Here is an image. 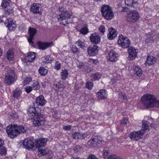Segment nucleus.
Returning <instances> with one entry per match:
<instances>
[{"label":"nucleus","instance_id":"nucleus-47","mask_svg":"<svg viewBox=\"0 0 159 159\" xmlns=\"http://www.w3.org/2000/svg\"><path fill=\"white\" fill-rule=\"evenodd\" d=\"M55 68L57 70H59L61 68V64L60 63L56 62L54 66Z\"/></svg>","mask_w":159,"mask_h":159},{"label":"nucleus","instance_id":"nucleus-58","mask_svg":"<svg viewBox=\"0 0 159 159\" xmlns=\"http://www.w3.org/2000/svg\"><path fill=\"white\" fill-rule=\"evenodd\" d=\"M53 87L54 88V89L56 90L58 89L59 88V87L58 86V85L57 84H55L54 85Z\"/></svg>","mask_w":159,"mask_h":159},{"label":"nucleus","instance_id":"nucleus-5","mask_svg":"<svg viewBox=\"0 0 159 159\" xmlns=\"http://www.w3.org/2000/svg\"><path fill=\"white\" fill-rule=\"evenodd\" d=\"M70 15L68 11H65V12H61L60 14L57 16V18L61 24L66 25V24L69 23L66 20L70 18Z\"/></svg>","mask_w":159,"mask_h":159},{"label":"nucleus","instance_id":"nucleus-54","mask_svg":"<svg viewBox=\"0 0 159 159\" xmlns=\"http://www.w3.org/2000/svg\"><path fill=\"white\" fill-rule=\"evenodd\" d=\"M71 125L65 126L64 127V129L66 130H70L71 129Z\"/></svg>","mask_w":159,"mask_h":159},{"label":"nucleus","instance_id":"nucleus-22","mask_svg":"<svg viewBox=\"0 0 159 159\" xmlns=\"http://www.w3.org/2000/svg\"><path fill=\"white\" fill-rule=\"evenodd\" d=\"M37 44L39 49L45 50L52 46L53 44V43L52 42L42 43L39 42L37 43Z\"/></svg>","mask_w":159,"mask_h":159},{"label":"nucleus","instance_id":"nucleus-52","mask_svg":"<svg viewBox=\"0 0 159 159\" xmlns=\"http://www.w3.org/2000/svg\"><path fill=\"white\" fill-rule=\"evenodd\" d=\"M79 146L77 145L74 148V150L75 153H77L79 151Z\"/></svg>","mask_w":159,"mask_h":159},{"label":"nucleus","instance_id":"nucleus-37","mask_svg":"<svg viewBox=\"0 0 159 159\" xmlns=\"http://www.w3.org/2000/svg\"><path fill=\"white\" fill-rule=\"evenodd\" d=\"M9 2L7 0H3L2 1L1 6L3 8H5L9 5Z\"/></svg>","mask_w":159,"mask_h":159},{"label":"nucleus","instance_id":"nucleus-7","mask_svg":"<svg viewBox=\"0 0 159 159\" xmlns=\"http://www.w3.org/2000/svg\"><path fill=\"white\" fill-rule=\"evenodd\" d=\"M118 43L120 46L122 48H127L129 46L130 42L129 39L120 34L119 37Z\"/></svg>","mask_w":159,"mask_h":159},{"label":"nucleus","instance_id":"nucleus-39","mask_svg":"<svg viewBox=\"0 0 159 159\" xmlns=\"http://www.w3.org/2000/svg\"><path fill=\"white\" fill-rule=\"evenodd\" d=\"M31 80L32 79L31 77H27L23 81V84L24 85H25L29 84Z\"/></svg>","mask_w":159,"mask_h":159},{"label":"nucleus","instance_id":"nucleus-55","mask_svg":"<svg viewBox=\"0 0 159 159\" xmlns=\"http://www.w3.org/2000/svg\"><path fill=\"white\" fill-rule=\"evenodd\" d=\"M72 50L74 53L78 51V49L75 46L72 48Z\"/></svg>","mask_w":159,"mask_h":159},{"label":"nucleus","instance_id":"nucleus-33","mask_svg":"<svg viewBox=\"0 0 159 159\" xmlns=\"http://www.w3.org/2000/svg\"><path fill=\"white\" fill-rule=\"evenodd\" d=\"M68 75V71L66 70H63L61 73V79L65 80L67 78Z\"/></svg>","mask_w":159,"mask_h":159},{"label":"nucleus","instance_id":"nucleus-20","mask_svg":"<svg viewBox=\"0 0 159 159\" xmlns=\"http://www.w3.org/2000/svg\"><path fill=\"white\" fill-rule=\"evenodd\" d=\"M29 32L30 34V36L28 38V41L30 43H33L32 40L35 34L37 32L36 29L34 28L29 27Z\"/></svg>","mask_w":159,"mask_h":159},{"label":"nucleus","instance_id":"nucleus-56","mask_svg":"<svg viewBox=\"0 0 159 159\" xmlns=\"http://www.w3.org/2000/svg\"><path fill=\"white\" fill-rule=\"evenodd\" d=\"M59 9V10L60 11H61V12H65V11H63L64 10V8L63 7H60L58 8Z\"/></svg>","mask_w":159,"mask_h":159},{"label":"nucleus","instance_id":"nucleus-28","mask_svg":"<svg viewBox=\"0 0 159 159\" xmlns=\"http://www.w3.org/2000/svg\"><path fill=\"white\" fill-rule=\"evenodd\" d=\"M125 3L126 5L134 7V5L137 3V2L135 0H125Z\"/></svg>","mask_w":159,"mask_h":159},{"label":"nucleus","instance_id":"nucleus-36","mask_svg":"<svg viewBox=\"0 0 159 159\" xmlns=\"http://www.w3.org/2000/svg\"><path fill=\"white\" fill-rule=\"evenodd\" d=\"M88 61L92 65H96L99 63L97 59H93L91 58H88Z\"/></svg>","mask_w":159,"mask_h":159},{"label":"nucleus","instance_id":"nucleus-15","mask_svg":"<svg viewBox=\"0 0 159 159\" xmlns=\"http://www.w3.org/2000/svg\"><path fill=\"white\" fill-rule=\"evenodd\" d=\"M15 74H6L5 82L8 85H10L13 84L15 80Z\"/></svg>","mask_w":159,"mask_h":159},{"label":"nucleus","instance_id":"nucleus-43","mask_svg":"<svg viewBox=\"0 0 159 159\" xmlns=\"http://www.w3.org/2000/svg\"><path fill=\"white\" fill-rule=\"evenodd\" d=\"M6 149L3 146L0 147V154L4 155L6 154Z\"/></svg>","mask_w":159,"mask_h":159},{"label":"nucleus","instance_id":"nucleus-10","mask_svg":"<svg viewBox=\"0 0 159 159\" xmlns=\"http://www.w3.org/2000/svg\"><path fill=\"white\" fill-rule=\"evenodd\" d=\"M4 24L5 26L10 31L14 30L16 27L15 21H14L11 18L7 19L5 21Z\"/></svg>","mask_w":159,"mask_h":159},{"label":"nucleus","instance_id":"nucleus-4","mask_svg":"<svg viewBox=\"0 0 159 159\" xmlns=\"http://www.w3.org/2000/svg\"><path fill=\"white\" fill-rule=\"evenodd\" d=\"M101 11L103 16L106 20H111L114 17L111 8L108 5H103L101 8Z\"/></svg>","mask_w":159,"mask_h":159},{"label":"nucleus","instance_id":"nucleus-6","mask_svg":"<svg viewBox=\"0 0 159 159\" xmlns=\"http://www.w3.org/2000/svg\"><path fill=\"white\" fill-rule=\"evenodd\" d=\"M145 134L143 129L138 131H134L131 132L129 135V138L133 141H138L142 138Z\"/></svg>","mask_w":159,"mask_h":159},{"label":"nucleus","instance_id":"nucleus-2","mask_svg":"<svg viewBox=\"0 0 159 159\" xmlns=\"http://www.w3.org/2000/svg\"><path fill=\"white\" fill-rule=\"evenodd\" d=\"M6 131L8 136L11 138H13L20 133L26 132V129L23 126L11 125L6 128Z\"/></svg>","mask_w":159,"mask_h":159},{"label":"nucleus","instance_id":"nucleus-61","mask_svg":"<svg viewBox=\"0 0 159 159\" xmlns=\"http://www.w3.org/2000/svg\"><path fill=\"white\" fill-rule=\"evenodd\" d=\"M107 154H108L107 152H104V153H103L104 155L105 156H107Z\"/></svg>","mask_w":159,"mask_h":159},{"label":"nucleus","instance_id":"nucleus-1","mask_svg":"<svg viewBox=\"0 0 159 159\" xmlns=\"http://www.w3.org/2000/svg\"><path fill=\"white\" fill-rule=\"evenodd\" d=\"M141 100L145 108L159 107V100L155 98L153 95L145 94L141 98Z\"/></svg>","mask_w":159,"mask_h":159},{"label":"nucleus","instance_id":"nucleus-60","mask_svg":"<svg viewBox=\"0 0 159 159\" xmlns=\"http://www.w3.org/2000/svg\"><path fill=\"white\" fill-rule=\"evenodd\" d=\"M116 82V81L115 80H114V79H112L111 80V82H110V83H111V84H114L115 82Z\"/></svg>","mask_w":159,"mask_h":159},{"label":"nucleus","instance_id":"nucleus-50","mask_svg":"<svg viewBox=\"0 0 159 159\" xmlns=\"http://www.w3.org/2000/svg\"><path fill=\"white\" fill-rule=\"evenodd\" d=\"M87 45L84 42H80V47L84 49L87 47Z\"/></svg>","mask_w":159,"mask_h":159},{"label":"nucleus","instance_id":"nucleus-26","mask_svg":"<svg viewBox=\"0 0 159 159\" xmlns=\"http://www.w3.org/2000/svg\"><path fill=\"white\" fill-rule=\"evenodd\" d=\"M134 73L137 76L139 77L142 74V69L139 67L138 66H134Z\"/></svg>","mask_w":159,"mask_h":159},{"label":"nucleus","instance_id":"nucleus-40","mask_svg":"<svg viewBox=\"0 0 159 159\" xmlns=\"http://www.w3.org/2000/svg\"><path fill=\"white\" fill-rule=\"evenodd\" d=\"M108 159H122L120 157L115 154H112L108 156Z\"/></svg>","mask_w":159,"mask_h":159},{"label":"nucleus","instance_id":"nucleus-30","mask_svg":"<svg viewBox=\"0 0 159 159\" xmlns=\"http://www.w3.org/2000/svg\"><path fill=\"white\" fill-rule=\"evenodd\" d=\"M89 32V29L87 25H85L80 30V33L83 35L86 34Z\"/></svg>","mask_w":159,"mask_h":159},{"label":"nucleus","instance_id":"nucleus-32","mask_svg":"<svg viewBox=\"0 0 159 159\" xmlns=\"http://www.w3.org/2000/svg\"><path fill=\"white\" fill-rule=\"evenodd\" d=\"M42 60L43 62L45 64L50 63L52 61L51 58L49 56L44 57L42 58Z\"/></svg>","mask_w":159,"mask_h":159},{"label":"nucleus","instance_id":"nucleus-25","mask_svg":"<svg viewBox=\"0 0 159 159\" xmlns=\"http://www.w3.org/2000/svg\"><path fill=\"white\" fill-rule=\"evenodd\" d=\"M156 61V59L153 56H148L146 62L145 63L146 66H149L152 64Z\"/></svg>","mask_w":159,"mask_h":159},{"label":"nucleus","instance_id":"nucleus-19","mask_svg":"<svg viewBox=\"0 0 159 159\" xmlns=\"http://www.w3.org/2000/svg\"><path fill=\"white\" fill-rule=\"evenodd\" d=\"M108 30L109 33L107 34V37L109 39H113L116 37L117 33L116 30L111 27Z\"/></svg>","mask_w":159,"mask_h":159},{"label":"nucleus","instance_id":"nucleus-16","mask_svg":"<svg viewBox=\"0 0 159 159\" xmlns=\"http://www.w3.org/2000/svg\"><path fill=\"white\" fill-rule=\"evenodd\" d=\"M118 54L113 50H111L107 56L108 59L110 61L115 62L118 59Z\"/></svg>","mask_w":159,"mask_h":159},{"label":"nucleus","instance_id":"nucleus-57","mask_svg":"<svg viewBox=\"0 0 159 159\" xmlns=\"http://www.w3.org/2000/svg\"><path fill=\"white\" fill-rule=\"evenodd\" d=\"M4 141L0 139V147L3 146L4 144Z\"/></svg>","mask_w":159,"mask_h":159},{"label":"nucleus","instance_id":"nucleus-53","mask_svg":"<svg viewBox=\"0 0 159 159\" xmlns=\"http://www.w3.org/2000/svg\"><path fill=\"white\" fill-rule=\"evenodd\" d=\"M97 142V139H96L95 138H93L92 139L90 140L89 141V142L91 143V144H92V143L93 144L94 143H93V142Z\"/></svg>","mask_w":159,"mask_h":159},{"label":"nucleus","instance_id":"nucleus-49","mask_svg":"<svg viewBox=\"0 0 159 159\" xmlns=\"http://www.w3.org/2000/svg\"><path fill=\"white\" fill-rule=\"evenodd\" d=\"M128 121V119L126 118H125L121 120L120 123L121 124L125 125Z\"/></svg>","mask_w":159,"mask_h":159},{"label":"nucleus","instance_id":"nucleus-13","mask_svg":"<svg viewBox=\"0 0 159 159\" xmlns=\"http://www.w3.org/2000/svg\"><path fill=\"white\" fill-rule=\"evenodd\" d=\"M89 39L91 42L93 43L97 44L100 42L101 37L98 34L96 33L92 34Z\"/></svg>","mask_w":159,"mask_h":159},{"label":"nucleus","instance_id":"nucleus-35","mask_svg":"<svg viewBox=\"0 0 159 159\" xmlns=\"http://www.w3.org/2000/svg\"><path fill=\"white\" fill-rule=\"evenodd\" d=\"M13 52L12 50H9L7 52V58L9 60H11L13 58Z\"/></svg>","mask_w":159,"mask_h":159},{"label":"nucleus","instance_id":"nucleus-8","mask_svg":"<svg viewBox=\"0 0 159 159\" xmlns=\"http://www.w3.org/2000/svg\"><path fill=\"white\" fill-rule=\"evenodd\" d=\"M127 17L128 21L130 22H134L139 19V14L137 11H132L127 13Z\"/></svg>","mask_w":159,"mask_h":159},{"label":"nucleus","instance_id":"nucleus-42","mask_svg":"<svg viewBox=\"0 0 159 159\" xmlns=\"http://www.w3.org/2000/svg\"><path fill=\"white\" fill-rule=\"evenodd\" d=\"M86 86L87 88L89 90H90L93 86V84L92 82H87L86 84Z\"/></svg>","mask_w":159,"mask_h":159},{"label":"nucleus","instance_id":"nucleus-14","mask_svg":"<svg viewBox=\"0 0 159 159\" xmlns=\"http://www.w3.org/2000/svg\"><path fill=\"white\" fill-rule=\"evenodd\" d=\"M23 144L24 147L28 150L32 149L34 147V142L30 139H25Z\"/></svg>","mask_w":159,"mask_h":159},{"label":"nucleus","instance_id":"nucleus-12","mask_svg":"<svg viewBox=\"0 0 159 159\" xmlns=\"http://www.w3.org/2000/svg\"><path fill=\"white\" fill-rule=\"evenodd\" d=\"M35 53L33 52H28L25 55V59H24V62L27 63L28 62H32L35 58Z\"/></svg>","mask_w":159,"mask_h":159},{"label":"nucleus","instance_id":"nucleus-11","mask_svg":"<svg viewBox=\"0 0 159 159\" xmlns=\"http://www.w3.org/2000/svg\"><path fill=\"white\" fill-rule=\"evenodd\" d=\"M98 47L96 45L93 46H90L87 48L88 52L90 56H95L98 51Z\"/></svg>","mask_w":159,"mask_h":159},{"label":"nucleus","instance_id":"nucleus-63","mask_svg":"<svg viewBox=\"0 0 159 159\" xmlns=\"http://www.w3.org/2000/svg\"><path fill=\"white\" fill-rule=\"evenodd\" d=\"M74 159H80V158L79 157H77V158H75Z\"/></svg>","mask_w":159,"mask_h":159},{"label":"nucleus","instance_id":"nucleus-48","mask_svg":"<svg viewBox=\"0 0 159 159\" xmlns=\"http://www.w3.org/2000/svg\"><path fill=\"white\" fill-rule=\"evenodd\" d=\"M87 159H98V158L93 154H90L89 156Z\"/></svg>","mask_w":159,"mask_h":159},{"label":"nucleus","instance_id":"nucleus-31","mask_svg":"<svg viewBox=\"0 0 159 159\" xmlns=\"http://www.w3.org/2000/svg\"><path fill=\"white\" fill-rule=\"evenodd\" d=\"M148 122L147 121H144L143 122L142 125V129H143L145 133V131L148 129Z\"/></svg>","mask_w":159,"mask_h":159},{"label":"nucleus","instance_id":"nucleus-46","mask_svg":"<svg viewBox=\"0 0 159 159\" xmlns=\"http://www.w3.org/2000/svg\"><path fill=\"white\" fill-rule=\"evenodd\" d=\"M32 89V88L30 86H27L25 88V91L27 93L30 92Z\"/></svg>","mask_w":159,"mask_h":159},{"label":"nucleus","instance_id":"nucleus-38","mask_svg":"<svg viewBox=\"0 0 159 159\" xmlns=\"http://www.w3.org/2000/svg\"><path fill=\"white\" fill-rule=\"evenodd\" d=\"M92 77L94 80H98L101 78V75L98 73H96L93 74Z\"/></svg>","mask_w":159,"mask_h":159},{"label":"nucleus","instance_id":"nucleus-18","mask_svg":"<svg viewBox=\"0 0 159 159\" xmlns=\"http://www.w3.org/2000/svg\"><path fill=\"white\" fill-rule=\"evenodd\" d=\"M98 99L102 100L106 99L107 96V90L102 89L100 90L96 94Z\"/></svg>","mask_w":159,"mask_h":159},{"label":"nucleus","instance_id":"nucleus-3","mask_svg":"<svg viewBox=\"0 0 159 159\" xmlns=\"http://www.w3.org/2000/svg\"><path fill=\"white\" fill-rule=\"evenodd\" d=\"M28 112L30 116H34L32 121L34 126H39L43 124L44 118L40 114L35 112V108L33 107L30 108Z\"/></svg>","mask_w":159,"mask_h":159},{"label":"nucleus","instance_id":"nucleus-17","mask_svg":"<svg viewBox=\"0 0 159 159\" xmlns=\"http://www.w3.org/2000/svg\"><path fill=\"white\" fill-rule=\"evenodd\" d=\"M46 102V101L43 95H39L35 99V103L38 106H44Z\"/></svg>","mask_w":159,"mask_h":159},{"label":"nucleus","instance_id":"nucleus-23","mask_svg":"<svg viewBox=\"0 0 159 159\" xmlns=\"http://www.w3.org/2000/svg\"><path fill=\"white\" fill-rule=\"evenodd\" d=\"M47 140L45 138H41L39 139L36 142V146L38 148H42L46 143Z\"/></svg>","mask_w":159,"mask_h":159},{"label":"nucleus","instance_id":"nucleus-51","mask_svg":"<svg viewBox=\"0 0 159 159\" xmlns=\"http://www.w3.org/2000/svg\"><path fill=\"white\" fill-rule=\"evenodd\" d=\"M119 97L121 99H124L126 98V97L125 95H123L122 93H120L119 95Z\"/></svg>","mask_w":159,"mask_h":159},{"label":"nucleus","instance_id":"nucleus-59","mask_svg":"<svg viewBox=\"0 0 159 159\" xmlns=\"http://www.w3.org/2000/svg\"><path fill=\"white\" fill-rule=\"evenodd\" d=\"M73 138L75 139H78L79 138V137H78V136H75V135H73Z\"/></svg>","mask_w":159,"mask_h":159},{"label":"nucleus","instance_id":"nucleus-9","mask_svg":"<svg viewBox=\"0 0 159 159\" xmlns=\"http://www.w3.org/2000/svg\"><path fill=\"white\" fill-rule=\"evenodd\" d=\"M30 11L34 14H42L43 12V9L41 5L39 3H34L30 7Z\"/></svg>","mask_w":159,"mask_h":159},{"label":"nucleus","instance_id":"nucleus-27","mask_svg":"<svg viewBox=\"0 0 159 159\" xmlns=\"http://www.w3.org/2000/svg\"><path fill=\"white\" fill-rule=\"evenodd\" d=\"M22 91L20 89H16L14 90L12 93L13 97L14 98H17L21 95Z\"/></svg>","mask_w":159,"mask_h":159},{"label":"nucleus","instance_id":"nucleus-29","mask_svg":"<svg viewBox=\"0 0 159 159\" xmlns=\"http://www.w3.org/2000/svg\"><path fill=\"white\" fill-rule=\"evenodd\" d=\"M5 71L7 72L6 74H15L14 69L13 68H11L8 66H7L5 68Z\"/></svg>","mask_w":159,"mask_h":159},{"label":"nucleus","instance_id":"nucleus-24","mask_svg":"<svg viewBox=\"0 0 159 159\" xmlns=\"http://www.w3.org/2000/svg\"><path fill=\"white\" fill-rule=\"evenodd\" d=\"M38 154L39 157H41L47 154L48 152V150L47 148H45L44 147L38 148Z\"/></svg>","mask_w":159,"mask_h":159},{"label":"nucleus","instance_id":"nucleus-64","mask_svg":"<svg viewBox=\"0 0 159 159\" xmlns=\"http://www.w3.org/2000/svg\"><path fill=\"white\" fill-rule=\"evenodd\" d=\"M79 40H78V41H77V42H78V44H79Z\"/></svg>","mask_w":159,"mask_h":159},{"label":"nucleus","instance_id":"nucleus-41","mask_svg":"<svg viewBox=\"0 0 159 159\" xmlns=\"http://www.w3.org/2000/svg\"><path fill=\"white\" fill-rule=\"evenodd\" d=\"M32 88L34 90H35L39 89L40 86L38 82H36L33 84Z\"/></svg>","mask_w":159,"mask_h":159},{"label":"nucleus","instance_id":"nucleus-21","mask_svg":"<svg viewBox=\"0 0 159 159\" xmlns=\"http://www.w3.org/2000/svg\"><path fill=\"white\" fill-rule=\"evenodd\" d=\"M128 52L129 54V57L131 60L134 59L137 56V50L132 48H129Z\"/></svg>","mask_w":159,"mask_h":159},{"label":"nucleus","instance_id":"nucleus-34","mask_svg":"<svg viewBox=\"0 0 159 159\" xmlns=\"http://www.w3.org/2000/svg\"><path fill=\"white\" fill-rule=\"evenodd\" d=\"M39 71L40 74L42 76L45 75L48 73L47 70L43 67H40Z\"/></svg>","mask_w":159,"mask_h":159},{"label":"nucleus","instance_id":"nucleus-62","mask_svg":"<svg viewBox=\"0 0 159 159\" xmlns=\"http://www.w3.org/2000/svg\"><path fill=\"white\" fill-rule=\"evenodd\" d=\"M94 1H96V2H98L99 1H100V0H93Z\"/></svg>","mask_w":159,"mask_h":159},{"label":"nucleus","instance_id":"nucleus-45","mask_svg":"<svg viewBox=\"0 0 159 159\" xmlns=\"http://www.w3.org/2000/svg\"><path fill=\"white\" fill-rule=\"evenodd\" d=\"M146 42L147 43H151L153 42V39L152 36L147 37V38L145 40Z\"/></svg>","mask_w":159,"mask_h":159},{"label":"nucleus","instance_id":"nucleus-44","mask_svg":"<svg viewBox=\"0 0 159 159\" xmlns=\"http://www.w3.org/2000/svg\"><path fill=\"white\" fill-rule=\"evenodd\" d=\"M99 30L100 32L103 34L105 32V27L103 25H101L99 26Z\"/></svg>","mask_w":159,"mask_h":159}]
</instances>
